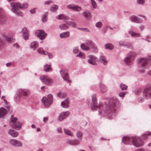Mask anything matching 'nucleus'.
<instances>
[{
	"label": "nucleus",
	"mask_w": 151,
	"mask_h": 151,
	"mask_svg": "<svg viewBox=\"0 0 151 151\" xmlns=\"http://www.w3.org/2000/svg\"><path fill=\"white\" fill-rule=\"evenodd\" d=\"M5 46V43L0 38V49L3 48Z\"/></svg>",
	"instance_id": "obj_40"
},
{
	"label": "nucleus",
	"mask_w": 151,
	"mask_h": 151,
	"mask_svg": "<svg viewBox=\"0 0 151 151\" xmlns=\"http://www.w3.org/2000/svg\"><path fill=\"white\" fill-rule=\"evenodd\" d=\"M48 119V117H44V119H43V121L44 122H46L47 121Z\"/></svg>",
	"instance_id": "obj_57"
},
{
	"label": "nucleus",
	"mask_w": 151,
	"mask_h": 151,
	"mask_svg": "<svg viewBox=\"0 0 151 151\" xmlns=\"http://www.w3.org/2000/svg\"><path fill=\"white\" fill-rule=\"evenodd\" d=\"M102 25V23L101 22H98L96 24V26L97 27H101Z\"/></svg>",
	"instance_id": "obj_49"
},
{
	"label": "nucleus",
	"mask_w": 151,
	"mask_h": 151,
	"mask_svg": "<svg viewBox=\"0 0 151 151\" xmlns=\"http://www.w3.org/2000/svg\"><path fill=\"white\" fill-rule=\"evenodd\" d=\"M122 141L125 144H132L137 147L140 146L144 144V142L142 139L136 137L130 138L128 137H123Z\"/></svg>",
	"instance_id": "obj_2"
},
{
	"label": "nucleus",
	"mask_w": 151,
	"mask_h": 151,
	"mask_svg": "<svg viewBox=\"0 0 151 151\" xmlns=\"http://www.w3.org/2000/svg\"><path fill=\"white\" fill-rule=\"evenodd\" d=\"M141 91V90L140 88H137L135 90V93L136 94H138L140 93Z\"/></svg>",
	"instance_id": "obj_48"
},
{
	"label": "nucleus",
	"mask_w": 151,
	"mask_h": 151,
	"mask_svg": "<svg viewBox=\"0 0 151 151\" xmlns=\"http://www.w3.org/2000/svg\"><path fill=\"white\" fill-rule=\"evenodd\" d=\"M35 8L33 9L32 10H31L30 11V12L31 13H34L35 12Z\"/></svg>",
	"instance_id": "obj_59"
},
{
	"label": "nucleus",
	"mask_w": 151,
	"mask_h": 151,
	"mask_svg": "<svg viewBox=\"0 0 151 151\" xmlns=\"http://www.w3.org/2000/svg\"><path fill=\"white\" fill-rule=\"evenodd\" d=\"M3 10L0 9V24H3L5 23L6 21V18L2 14Z\"/></svg>",
	"instance_id": "obj_18"
},
{
	"label": "nucleus",
	"mask_w": 151,
	"mask_h": 151,
	"mask_svg": "<svg viewBox=\"0 0 151 151\" xmlns=\"http://www.w3.org/2000/svg\"><path fill=\"white\" fill-rule=\"evenodd\" d=\"M35 35L40 40L44 39L46 37L47 35L44 31L40 30L37 31L35 33Z\"/></svg>",
	"instance_id": "obj_9"
},
{
	"label": "nucleus",
	"mask_w": 151,
	"mask_h": 151,
	"mask_svg": "<svg viewBox=\"0 0 151 151\" xmlns=\"http://www.w3.org/2000/svg\"><path fill=\"white\" fill-rule=\"evenodd\" d=\"M81 47L82 49L84 50H88L89 49V47L88 46H86L84 44H82L81 45Z\"/></svg>",
	"instance_id": "obj_36"
},
{
	"label": "nucleus",
	"mask_w": 151,
	"mask_h": 151,
	"mask_svg": "<svg viewBox=\"0 0 151 151\" xmlns=\"http://www.w3.org/2000/svg\"><path fill=\"white\" fill-rule=\"evenodd\" d=\"M38 46V42L35 41L32 42L30 44L31 48L33 49L34 50H35Z\"/></svg>",
	"instance_id": "obj_25"
},
{
	"label": "nucleus",
	"mask_w": 151,
	"mask_h": 151,
	"mask_svg": "<svg viewBox=\"0 0 151 151\" xmlns=\"http://www.w3.org/2000/svg\"><path fill=\"white\" fill-rule=\"evenodd\" d=\"M58 7L57 5H54L50 8V10L52 12H55L57 10Z\"/></svg>",
	"instance_id": "obj_37"
},
{
	"label": "nucleus",
	"mask_w": 151,
	"mask_h": 151,
	"mask_svg": "<svg viewBox=\"0 0 151 151\" xmlns=\"http://www.w3.org/2000/svg\"><path fill=\"white\" fill-rule=\"evenodd\" d=\"M69 114L68 111L64 112L61 113L58 117V120L61 121L63 119L68 117Z\"/></svg>",
	"instance_id": "obj_13"
},
{
	"label": "nucleus",
	"mask_w": 151,
	"mask_h": 151,
	"mask_svg": "<svg viewBox=\"0 0 151 151\" xmlns=\"http://www.w3.org/2000/svg\"><path fill=\"white\" fill-rule=\"evenodd\" d=\"M9 143L11 145L13 146L18 147L22 146V143L21 142L14 139H10Z\"/></svg>",
	"instance_id": "obj_14"
},
{
	"label": "nucleus",
	"mask_w": 151,
	"mask_h": 151,
	"mask_svg": "<svg viewBox=\"0 0 151 151\" xmlns=\"http://www.w3.org/2000/svg\"><path fill=\"white\" fill-rule=\"evenodd\" d=\"M83 14L87 19H89L91 18V15L89 13L84 12L83 13Z\"/></svg>",
	"instance_id": "obj_27"
},
{
	"label": "nucleus",
	"mask_w": 151,
	"mask_h": 151,
	"mask_svg": "<svg viewBox=\"0 0 151 151\" xmlns=\"http://www.w3.org/2000/svg\"><path fill=\"white\" fill-rule=\"evenodd\" d=\"M89 59L88 60V62L90 64L95 65L96 64V58L92 55H90L88 56Z\"/></svg>",
	"instance_id": "obj_15"
},
{
	"label": "nucleus",
	"mask_w": 151,
	"mask_h": 151,
	"mask_svg": "<svg viewBox=\"0 0 151 151\" xmlns=\"http://www.w3.org/2000/svg\"><path fill=\"white\" fill-rule=\"evenodd\" d=\"M100 89L101 91L103 92H105L107 91V88L103 84H101L100 85Z\"/></svg>",
	"instance_id": "obj_34"
},
{
	"label": "nucleus",
	"mask_w": 151,
	"mask_h": 151,
	"mask_svg": "<svg viewBox=\"0 0 151 151\" xmlns=\"http://www.w3.org/2000/svg\"><path fill=\"white\" fill-rule=\"evenodd\" d=\"M42 101L44 103L45 107H47L49 106L50 105L52 102V96L51 94H49L47 98L44 97L42 99Z\"/></svg>",
	"instance_id": "obj_5"
},
{
	"label": "nucleus",
	"mask_w": 151,
	"mask_h": 151,
	"mask_svg": "<svg viewBox=\"0 0 151 151\" xmlns=\"http://www.w3.org/2000/svg\"><path fill=\"white\" fill-rule=\"evenodd\" d=\"M93 104L91 106L92 110H93L97 108H99L100 110H103L105 113L107 115L112 114L119 107V101L115 98L111 99L109 102L105 103L104 107L102 103L100 102L99 106H97L96 95H93L92 97Z\"/></svg>",
	"instance_id": "obj_1"
},
{
	"label": "nucleus",
	"mask_w": 151,
	"mask_h": 151,
	"mask_svg": "<svg viewBox=\"0 0 151 151\" xmlns=\"http://www.w3.org/2000/svg\"><path fill=\"white\" fill-rule=\"evenodd\" d=\"M23 36L25 40L28 39L29 36V33L27 29L26 28H24L22 29Z\"/></svg>",
	"instance_id": "obj_19"
},
{
	"label": "nucleus",
	"mask_w": 151,
	"mask_h": 151,
	"mask_svg": "<svg viewBox=\"0 0 151 151\" xmlns=\"http://www.w3.org/2000/svg\"><path fill=\"white\" fill-rule=\"evenodd\" d=\"M67 7L69 9H72L75 11L79 12L81 9V8L78 6H76L74 4H70L67 6Z\"/></svg>",
	"instance_id": "obj_16"
},
{
	"label": "nucleus",
	"mask_w": 151,
	"mask_h": 151,
	"mask_svg": "<svg viewBox=\"0 0 151 151\" xmlns=\"http://www.w3.org/2000/svg\"><path fill=\"white\" fill-rule=\"evenodd\" d=\"M68 28V26L66 24H62L60 25V28L61 30H65Z\"/></svg>",
	"instance_id": "obj_32"
},
{
	"label": "nucleus",
	"mask_w": 151,
	"mask_h": 151,
	"mask_svg": "<svg viewBox=\"0 0 151 151\" xmlns=\"http://www.w3.org/2000/svg\"><path fill=\"white\" fill-rule=\"evenodd\" d=\"M19 96L24 99H26L30 94V91L27 89H21L19 91Z\"/></svg>",
	"instance_id": "obj_7"
},
{
	"label": "nucleus",
	"mask_w": 151,
	"mask_h": 151,
	"mask_svg": "<svg viewBox=\"0 0 151 151\" xmlns=\"http://www.w3.org/2000/svg\"><path fill=\"white\" fill-rule=\"evenodd\" d=\"M136 55V54L134 52H131L129 53L128 57L124 59L125 62L127 65H130L132 63L131 60H132V58Z\"/></svg>",
	"instance_id": "obj_8"
},
{
	"label": "nucleus",
	"mask_w": 151,
	"mask_h": 151,
	"mask_svg": "<svg viewBox=\"0 0 151 151\" xmlns=\"http://www.w3.org/2000/svg\"><path fill=\"white\" fill-rule=\"evenodd\" d=\"M11 10L13 12L18 15L22 16V13L18 9H26L28 5L27 3H24L21 5L19 2H13L11 4Z\"/></svg>",
	"instance_id": "obj_3"
},
{
	"label": "nucleus",
	"mask_w": 151,
	"mask_h": 151,
	"mask_svg": "<svg viewBox=\"0 0 151 151\" xmlns=\"http://www.w3.org/2000/svg\"><path fill=\"white\" fill-rule=\"evenodd\" d=\"M73 52L75 53H77L78 51V49L77 48H75L73 50Z\"/></svg>",
	"instance_id": "obj_55"
},
{
	"label": "nucleus",
	"mask_w": 151,
	"mask_h": 151,
	"mask_svg": "<svg viewBox=\"0 0 151 151\" xmlns=\"http://www.w3.org/2000/svg\"><path fill=\"white\" fill-rule=\"evenodd\" d=\"M17 118L12 116L10 123V126L13 128L18 130L21 127V123L18 121H17Z\"/></svg>",
	"instance_id": "obj_4"
},
{
	"label": "nucleus",
	"mask_w": 151,
	"mask_h": 151,
	"mask_svg": "<svg viewBox=\"0 0 151 151\" xmlns=\"http://www.w3.org/2000/svg\"><path fill=\"white\" fill-rule=\"evenodd\" d=\"M6 39L7 41L9 42H12L14 41L15 40L13 38H10L7 37H6Z\"/></svg>",
	"instance_id": "obj_44"
},
{
	"label": "nucleus",
	"mask_w": 151,
	"mask_h": 151,
	"mask_svg": "<svg viewBox=\"0 0 151 151\" xmlns=\"http://www.w3.org/2000/svg\"><path fill=\"white\" fill-rule=\"evenodd\" d=\"M13 46L14 47H16L17 48H19V46L17 43L14 44Z\"/></svg>",
	"instance_id": "obj_56"
},
{
	"label": "nucleus",
	"mask_w": 151,
	"mask_h": 151,
	"mask_svg": "<svg viewBox=\"0 0 151 151\" xmlns=\"http://www.w3.org/2000/svg\"><path fill=\"white\" fill-rule=\"evenodd\" d=\"M129 34L132 37H138L140 36V34L131 31L129 32Z\"/></svg>",
	"instance_id": "obj_28"
},
{
	"label": "nucleus",
	"mask_w": 151,
	"mask_h": 151,
	"mask_svg": "<svg viewBox=\"0 0 151 151\" xmlns=\"http://www.w3.org/2000/svg\"><path fill=\"white\" fill-rule=\"evenodd\" d=\"M120 87L122 90H126L127 87V86L122 83L121 84Z\"/></svg>",
	"instance_id": "obj_41"
},
{
	"label": "nucleus",
	"mask_w": 151,
	"mask_h": 151,
	"mask_svg": "<svg viewBox=\"0 0 151 151\" xmlns=\"http://www.w3.org/2000/svg\"><path fill=\"white\" fill-rule=\"evenodd\" d=\"M91 4L94 8H96V2L94 0H91Z\"/></svg>",
	"instance_id": "obj_47"
},
{
	"label": "nucleus",
	"mask_w": 151,
	"mask_h": 151,
	"mask_svg": "<svg viewBox=\"0 0 151 151\" xmlns=\"http://www.w3.org/2000/svg\"><path fill=\"white\" fill-rule=\"evenodd\" d=\"M65 95V94L64 93L60 92L57 94V96L58 97L60 98H62L64 97Z\"/></svg>",
	"instance_id": "obj_45"
},
{
	"label": "nucleus",
	"mask_w": 151,
	"mask_h": 151,
	"mask_svg": "<svg viewBox=\"0 0 151 151\" xmlns=\"http://www.w3.org/2000/svg\"><path fill=\"white\" fill-rule=\"evenodd\" d=\"M143 94L146 99H148L151 97V87L145 88L144 89Z\"/></svg>",
	"instance_id": "obj_11"
},
{
	"label": "nucleus",
	"mask_w": 151,
	"mask_h": 151,
	"mask_svg": "<svg viewBox=\"0 0 151 151\" xmlns=\"http://www.w3.org/2000/svg\"><path fill=\"white\" fill-rule=\"evenodd\" d=\"M149 60L146 58H142L140 60L139 65L142 67L145 66L147 65Z\"/></svg>",
	"instance_id": "obj_17"
},
{
	"label": "nucleus",
	"mask_w": 151,
	"mask_h": 151,
	"mask_svg": "<svg viewBox=\"0 0 151 151\" xmlns=\"http://www.w3.org/2000/svg\"><path fill=\"white\" fill-rule=\"evenodd\" d=\"M69 32H67L61 33L60 36L61 38H65L69 37Z\"/></svg>",
	"instance_id": "obj_24"
},
{
	"label": "nucleus",
	"mask_w": 151,
	"mask_h": 151,
	"mask_svg": "<svg viewBox=\"0 0 151 151\" xmlns=\"http://www.w3.org/2000/svg\"><path fill=\"white\" fill-rule=\"evenodd\" d=\"M64 131L65 134L70 136H72V134L71 133L70 130L67 129H64Z\"/></svg>",
	"instance_id": "obj_38"
},
{
	"label": "nucleus",
	"mask_w": 151,
	"mask_h": 151,
	"mask_svg": "<svg viewBox=\"0 0 151 151\" xmlns=\"http://www.w3.org/2000/svg\"><path fill=\"white\" fill-rule=\"evenodd\" d=\"M68 24L70 26H72V27H75L76 26V23L73 22H69L68 23Z\"/></svg>",
	"instance_id": "obj_46"
},
{
	"label": "nucleus",
	"mask_w": 151,
	"mask_h": 151,
	"mask_svg": "<svg viewBox=\"0 0 151 151\" xmlns=\"http://www.w3.org/2000/svg\"><path fill=\"white\" fill-rule=\"evenodd\" d=\"M40 79L42 82L48 85H51L53 82L52 80L46 76H42L40 77Z\"/></svg>",
	"instance_id": "obj_6"
},
{
	"label": "nucleus",
	"mask_w": 151,
	"mask_h": 151,
	"mask_svg": "<svg viewBox=\"0 0 151 151\" xmlns=\"http://www.w3.org/2000/svg\"><path fill=\"white\" fill-rule=\"evenodd\" d=\"M144 137H147L148 136L151 135V132H147L144 134Z\"/></svg>",
	"instance_id": "obj_50"
},
{
	"label": "nucleus",
	"mask_w": 151,
	"mask_h": 151,
	"mask_svg": "<svg viewBox=\"0 0 151 151\" xmlns=\"http://www.w3.org/2000/svg\"><path fill=\"white\" fill-rule=\"evenodd\" d=\"M37 52L40 54L46 55L47 54L49 58L52 57V55L49 53H48L47 52L44 50L43 48L42 47H38L37 49Z\"/></svg>",
	"instance_id": "obj_12"
},
{
	"label": "nucleus",
	"mask_w": 151,
	"mask_h": 151,
	"mask_svg": "<svg viewBox=\"0 0 151 151\" xmlns=\"http://www.w3.org/2000/svg\"><path fill=\"white\" fill-rule=\"evenodd\" d=\"M77 57H79L82 58H84L85 56L84 54L82 52H80L79 54L77 55Z\"/></svg>",
	"instance_id": "obj_43"
},
{
	"label": "nucleus",
	"mask_w": 151,
	"mask_h": 151,
	"mask_svg": "<svg viewBox=\"0 0 151 151\" xmlns=\"http://www.w3.org/2000/svg\"><path fill=\"white\" fill-rule=\"evenodd\" d=\"M56 18L59 19H68V17H67L65 16L63 14H60L56 17Z\"/></svg>",
	"instance_id": "obj_33"
},
{
	"label": "nucleus",
	"mask_w": 151,
	"mask_h": 151,
	"mask_svg": "<svg viewBox=\"0 0 151 151\" xmlns=\"http://www.w3.org/2000/svg\"><path fill=\"white\" fill-rule=\"evenodd\" d=\"M100 61L103 63L105 65L106 64L107 61L106 60L104 56H101L100 58Z\"/></svg>",
	"instance_id": "obj_30"
},
{
	"label": "nucleus",
	"mask_w": 151,
	"mask_h": 151,
	"mask_svg": "<svg viewBox=\"0 0 151 151\" xmlns=\"http://www.w3.org/2000/svg\"><path fill=\"white\" fill-rule=\"evenodd\" d=\"M6 113V111L5 109L3 108H0V118L4 116Z\"/></svg>",
	"instance_id": "obj_22"
},
{
	"label": "nucleus",
	"mask_w": 151,
	"mask_h": 151,
	"mask_svg": "<svg viewBox=\"0 0 151 151\" xmlns=\"http://www.w3.org/2000/svg\"><path fill=\"white\" fill-rule=\"evenodd\" d=\"M105 48L106 49L111 50L113 48V46L110 44H107L105 45Z\"/></svg>",
	"instance_id": "obj_35"
},
{
	"label": "nucleus",
	"mask_w": 151,
	"mask_h": 151,
	"mask_svg": "<svg viewBox=\"0 0 151 151\" xmlns=\"http://www.w3.org/2000/svg\"><path fill=\"white\" fill-rule=\"evenodd\" d=\"M67 70L63 69L60 71V73L63 79L65 81H69V78L67 73Z\"/></svg>",
	"instance_id": "obj_10"
},
{
	"label": "nucleus",
	"mask_w": 151,
	"mask_h": 151,
	"mask_svg": "<svg viewBox=\"0 0 151 151\" xmlns=\"http://www.w3.org/2000/svg\"><path fill=\"white\" fill-rule=\"evenodd\" d=\"M119 44L120 45H125V44L124 43L122 42H119Z\"/></svg>",
	"instance_id": "obj_61"
},
{
	"label": "nucleus",
	"mask_w": 151,
	"mask_h": 151,
	"mask_svg": "<svg viewBox=\"0 0 151 151\" xmlns=\"http://www.w3.org/2000/svg\"><path fill=\"white\" fill-rule=\"evenodd\" d=\"M125 95V93L123 92H120L119 94V96L121 97H124Z\"/></svg>",
	"instance_id": "obj_51"
},
{
	"label": "nucleus",
	"mask_w": 151,
	"mask_h": 151,
	"mask_svg": "<svg viewBox=\"0 0 151 151\" xmlns=\"http://www.w3.org/2000/svg\"><path fill=\"white\" fill-rule=\"evenodd\" d=\"M47 13H45L43 16L42 20L43 22H45L47 20Z\"/></svg>",
	"instance_id": "obj_42"
},
{
	"label": "nucleus",
	"mask_w": 151,
	"mask_h": 151,
	"mask_svg": "<svg viewBox=\"0 0 151 151\" xmlns=\"http://www.w3.org/2000/svg\"><path fill=\"white\" fill-rule=\"evenodd\" d=\"M44 70L46 72L51 71L52 70V69L50 67V65H46L44 68Z\"/></svg>",
	"instance_id": "obj_29"
},
{
	"label": "nucleus",
	"mask_w": 151,
	"mask_h": 151,
	"mask_svg": "<svg viewBox=\"0 0 151 151\" xmlns=\"http://www.w3.org/2000/svg\"><path fill=\"white\" fill-rule=\"evenodd\" d=\"M82 135L83 134L82 132L80 131L76 133L77 137L80 139H81L82 138Z\"/></svg>",
	"instance_id": "obj_39"
},
{
	"label": "nucleus",
	"mask_w": 151,
	"mask_h": 151,
	"mask_svg": "<svg viewBox=\"0 0 151 151\" xmlns=\"http://www.w3.org/2000/svg\"><path fill=\"white\" fill-rule=\"evenodd\" d=\"M52 1H46L45 2V4H49L50 3H52Z\"/></svg>",
	"instance_id": "obj_54"
},
{
	"label": "nucleus",
	"mask_w": 151,
	"mask_h": 151,
	"mask_svg": "<svg viewBox=\"0 0 151 151\" xmlns=\"http://www.w3.org/2000/svg\"><path fill=\"white\" fill-rule=\"evenodd\" d=\"M32 128H35L36 127L35 125L34 124H32Z\"/></svg>",
	"instance_id": "obj_63"
},
{
	"label": "nucleus",
	"mask_w": 151,
	"mask_h": 151,
	"mask_svg": "<svg viewBox=\"0 0 151 151\" xmlns=\"http://www.w3.org/2000/svg\"><path fill=\"white\" fill-rule=\"evenodd\" d=\"M61 105L64 108H68L69 106L68 104V101L67 99L65 100L64 101H62L61 103Z\"/></svg>",
	"instance_id": "obj_21"
},
{
	"label": "nucleus",
	"mask_w": 151,
	"mask_h": 151,
	"mask_svg": "<svg viewBox=\"0 0 151 151\" xmlns=\"http://www.w3.org/2000/svg\"><path fill=\"white\" fill-rule=\"evenodd\" d=\"M8 133L9 134L14 137H17L18 135V133L17 131L11 129L9 130Z\"/></svg>",
	"instance_id": "obj_20"
},
{
	"label": "nucleus",
	"mask_w": 151,
	"mask_h": 151,
	"mask_svg": "<svg viewBox=\"0 0 151 151\" xmlns=\"http://www.w3.org/2000/svg\"><path fill=\"white\" fill-rule=\"evenodd\" d=\"M57 130L59 133H61L62 132V129L60 127L58 128V129Z\"/></svg>",
	"instance_id": "obj_58"
},
{
	"label": "nucleus",
	"mask_w": 151,
	"mask_h": 151,
	"mask_svg": "<svg viewBox=\"0 0 151 151\" xmlns=\"http://www.w3.org/2000/svg\"><path fill=\"white\" fill-rule=\"evenodd\" d=\"M5 97L4 96H2L1 97V99L3 100L4 102H5L6 104L7 103V101L5 99Z\"/></svg>",
	"instance_id": "obj_53"
},
{
	"label": "nucleus",
	"mask_w": 151,
	"mask_h": 151,
	"mask_svg": "<svg viewBox=\"0 0 151 151\" xmlns=\"http://www.w3.org/2000/svg\"><path fill=\"white\" fill-rule=\"evenodd\" d=\"M79 142L77 140H69L68 141V143L72 145H75L78 144Z\"/></svg>",
	"instance_id": "obj_26"
},
{
	"label": "nucleus",
	"mask_w": 151,
	"mask_h": 151,
	"mask_svg": "<svg viewBox=\"0 0 151 151\" xmlns=\"http://www.w3.org/2000/svg\"><path fill=\"white\" fill-rule=\"evenodd\" d=\"M132 22L136 23L140 22L139 20L135 16H132L131 17Z\"/></svg>",
	"instance_id": "obj_31"
},
{
	"label": "nucleus",
	"mask_w": 151,
	"mask_h": 151,
	"mask_svg": "<svg viewBox=\"0 0 151 151\" xmlns=\"http://www.w3.org/2000/svg\"><path fill=\"white\" fill-rule=\"evenodd\" d=\"M86 43L91 47L93 48H97L96 46L95 45L93 42L91 41H88L86 42Z\"/></svg>",
	"instance_id": "obj_23"
},
{
	"label": "nucleus",
	"mask_w": 151,
	"mask_h": 151,
	"mask_svg": "<svg viewBox=\"0 0 151 151\" xmlns=\"http://www.w3.org/2000/svg\"><path fill=\"white\" fill-rule=\"evenodd\" d=\"M136 151H144V150L143 149H139L137 150Z\"/></svg>",
	"instance_id": "obj_62"
},
{
	"label": "nucleus",
	"mask_w": 151,
	"mask_h": 151,
	"mask_svg": "<svg viewBox=\"0 0 151 151\" xmlns=\"http://www.w3.org/2000/svg\"><path fill=\"white\" fill-rule=\"evenodd\" d=\"M37 132L40 131V128H37Z\"/></svg>",
	"instance_id": "obj_64"
},
{
	"label": "nucleus",
	"mask_w": 151,
	"mask_h": 151,
	"mask_svg": "<svg viewBox=\"0 0 151 151\" xmlns=\"http://www.w3.org/2000/svg\"><path fill=\"white\" fill-rule=\"evenodd\" d=\"M144 1V0H137V2L139 4H143Z\"/></svg>",
	"instance_id": "obj_52"
},
{
	"label": "nucleus",
	"mask_w": 151,
	"mask_h": 151,
	"mask_svg": "<svg viewBox=\"0 0 151 151\" xmlns=\"http://www.w3.org/2000/svg\"><path fill=\"white\" fill-rule=\"evenodd\" d=\"M11 65V63H7L6 64V66L7 67H9Z\"/></svg>",
	"instance_id": "obj_60"
}]
</instances>
